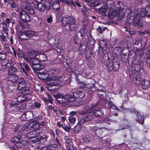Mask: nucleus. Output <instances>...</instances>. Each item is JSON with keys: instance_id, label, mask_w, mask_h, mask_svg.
<instances>
[{"instance_id": "obj_1", "label": "nucleus", "mask_w": 150, "mask_h": 150, "mask_svg": "<svg viewBox=\"0 0 150 150\" xmlns=\"http://www.w3.org/2000/svg\"><path fill=\"white\" fill-rule=\"evenodd\" d=\"M101 5V7L98 8L100 13L104 14L105 16L108 15L109 18L111 19L117 16V13L115 12V9L117 8L116 6L114 7V9L112 11L110 9H109L107 6H106L105 4L103 2L101 3L98 0H94L92 2L91 5L92 6H96Z\"/></svg>"}, {"instance_id": "obj_2", "label": "nucleus", "mask_w": 150, "mask_h": 150, "mask_svg": "<svg viewBox=\"0 0 150 150\" xmlns=\"http://www.w3.org/2000/svg\"><path fill=\"white\" fill-rule=\"evenodd\" d=\"M98 104V103H95V104H89L86 107L85 110H83L80 112V114H83L87 113H92V114L94 116L96 117L101 116L103 115V113L101 110H95L93 109Z\"/></svg>"}, {"instance_id": "obj_3", "label": "nucleus", "mask_w": 150, "mask_h": 150, "mask_svg": "<svg viewBox=\"0 0 150 150\" xmlns=\"http://www.w3.org/2000/svg\"><path fill=\"white\" fill-rule=\"evenodd\" d=\"M126 12L128 13V16L131 17V19L133 20V25L134 26L138 27L139 29H141L142 28V25L140 24L139 23V15L138 11H135L133 12L130 9H127Z\"/></svg>"}, {"instance_id": "obj_4", "label": "nucleus", "mask_w": 150, "mask_h": 150, "mask_svg": "<svg viewBox=\"0 0 150 150\" xmlns=\"http://www.w3.org/2000/svg\"><path fill=\"white\" fill-rule=\"evenodd\" d=\"M75 100L76 98L74 95L70 94H66L62 98H58L57 99V102L62 104L64 107L69 106V104Z\"/></svg>"}, {"instance_id": "obj_5", "label": "nucleus", "mask_w": 150, "mask_h": 150, "mask_svg": "<svg viewBox=\"0 0 150 150\" xmlns=\"http://www.w3.org/2000/svg\"><path fill=\"white\" fill-rule=\"evenodd\" d=\"M106 6H107L109 9H110L112 11V9H114V7L116 6L117 8L115 9V12L117 13V16L121 17L124 15V13L123 12L122 8L120 6H117L116 5H114V2L112 0H107L106 2H104Z\"/></svg>"}, {"instance_id": "obj_6", "label": "nucleus", "mask_w": 150, "mask_h": 150, "mask_svg": "<svg viewBox=\"0 0 150 150\" xmlns=\"http://www.w3.org/2000/svg\"><path fill=\"white\" fill-rule=\"evenodd\" d=\"M38 131H39V130L37 129L31 131L27 134L26 136L27 138L29 139V142L32 143H33L39 142L40 139L39 138L36 137L40 133V132Z\"/></svg>"}, {"instance_id": "obj_7", "label": "nucleus", "mask_w": 150, "mask_h": 150, "mask_svg": "<svg viewBox=\"0 0 150 150\" xmlns=\"http://www.w3.org/2000/svg\"><path fill=\"white\" fill-rule=\"evenodd\" d=\"M75 18L72 16H69L68 15H65L62 21V25L63 26H66L70 24H72L76 23Z\"/></svg>"}, {"instance_id": "obj_8", "label": "nucleus", "mask_w": 150, "mask_h": 150, "mask_svg": "<svg viewBox=\"0 0 150 150\" xmlns=\"http://www.w3.org/2000/svg\"><path fill=\"white\" fill-rule=\"evenodd\" d=\"M18 91V93H22V95L25 96V95H26L28 96V97H25V98H23L22 99H21V100H18L20 98H19V97L18 98H17V100L19 102L25 101L29 100L30 99L31 96L30 94L31 93V92L28 88H27L25 86L24 87V88H23L21 90Z\"/></svg>"}, {"instance_id": "obj_9", "label": "nucleus", "mask_w": 150, "mask_h": 150, "mask_svg": "<svg viewBox=\"0 0 150 150\" xmlns=\"http://www.w3.org/2000/svg\"><path fill=\"white\" fill-rule=\"evenodd\" d=\"M27 61L28 62L32 63L31 67L34 69H43L42 68H40V66L39 65L38 67L35 66L38 65L39 63V60L38 59L37 57L36 58V55L34 58H28Z\"/></svg>"}, {"instance_id": "obj_10", "label": "nucleus", "mask_w": 150, "mask_h": 150, "mask_svg": "<svg viewBox=\"0 0 150 150\" xmlns=\"http://www.w3.org/2000/svg\"><path fill=\"white\" fill-rule=\"evenodd\" d=\"M19 15L21 18L25 22H29L31 20L30 16L23 9L20 12Z\"/></svg>"}, {"instance_id": "obj_11", "label": "nucleus", "mask_w": 150, "mask_h": 150, "mask_svg": "<svg viewBox=\"0 0 150 150\" xmlns=\"http://www.w3.org/2000/svg\"><path fill=\"white\" fill-rule=\"evenodd\" d=\"M18 79L17 76L14 74H8V76L6 79L7 81L11 82V85H13L14 83H16Z\"/></svg>"}, {"instance_id": "obj_12", "label": "nucleus", "mask_w": 150, "mask_h": 150, "mask_svg": "<svg viewBox=\"0 0 150 150\" xmlns=\"http://www.w3.org/2000/svg\"><path fill=\"white\" fill-rule=\"evenodd\" d=\"M92 115H88L86 117L80 118L78 122L80 125H82L84 123L88 121H90L93 119Z\"/></svg>"}, {"instance_id": "obj_13", "label": "nucleus", "mask_w": 150, "mask_h": 150, "mask_svg": "<svg viewBox=\"0 0 150 150\" xmlns=\"http://www.w3.org/2000/svg\"><path fill=\"white\" fill-rule=\"evenodd\" d=\"M18 80V84L17 87V91H21L23 88L26 86V84L24 78H20Z\"/></svg>"}, {"instance_id": "obj_14", "label": "nucleus", "mask_w": 150, "mask_h": 150, "mask_svg": "<svg viewBox=\"0 0 150 150\" xmlns=\"http://www.w3.org/2000/svg\"><path fill=\"white\" fill-rule=\"evenodd\" d=\"M66 142V146L67 150H72L71 147L73 146V143L71 140L67 136H65L64 138Z\"/></svg>"}, {"instance_id": "obj_15", "label": "nucleus", "mask_w": 150, "mask_h": 150, "mask_svg": "<svg viewBox=\"0 0 150 150\" xmlns=\"http://www.w3.org/2000/svg\"><path fill=\"white\" fill-rule=\"evenodd\" d=\"M141 85L143 89H146L149 87L150 82L148 80L143 79L141 81Z\"/></svg>"}, {"instance_id": "obj_16", "label": "nucleus", "mask_w": 150, "mask_h": 150, "mask_svg": "<svg viewBox=\"0 0 150 150\" xmlns=\"http://www.w3.org/2000/svg\"><path fill=\"white\" fill-rule=\"evenodd\" d=\"M18 128L17 129L18 131H25L28 130V129L31 127V126H30L28 123H26L23 125L22 126L19 125L18 126Z\"/></svg>"}, {"instance_id": "obj_17", "label": "nucleus", "mask_w": 150, "mask_h": 150, "mask_svg": "<svg viewBox=\"0 0 150 150\" xmlns=\"http://www.w3.org/2000/svg\"><path fill=\"white\" fill-rule=\"evenodd\" d=\"M73 95L75 97H77L79 98H83L85 96V94L81 91H77L76 92L74 91L73 92Z\"/></svg>"}, {"instance_id": "obj_18", "label": "nucleus", "mask_w": 150, "mask_h": 150, "mask_svg": "<svg viewBox=\"0 0 150 150\" xmlns=\"http://www.w3.org/2000/svg\"><path fill=\"white\" fill-rule=\"evenodd\" d=\"M25 5H26L25 3L23 4V6L22 7V9H26L28 11V13L30 15H34L35 13V12L33 10L30 9V7L28 6V4H26L25 6H24Z\"/></svg>"}, {"instance_id": "obj_19", "label": "nucleus", "mask_w": 150, "mask_h": 150, "mask_svg": "<svg viewBox=\"0 0 150 150\" xmlns=\"http://www.w3.org/2000/svg\"><path fill=\"white\" fill-rule=\"evenodd\" d=\"M45 95L46 97H45L44 96H42V98L46 102L47 100L49 101V102L52 103V98L50 96L49 93L47 92H46L45 93Z\"/></svg>"}, {"instance_id": "obj_20", "label": "nucleus", "mask_w": 150, "mask_h": 150, "mask_svg": "<svg viewBox=\"0 0 150 150\" xmlns=\"http://www.w3.org/2000/svg\"><path fill=\"white\" fill-rule=\"evenodd\" d=\"M36 58L37 57L38 59L41 61H44L47 60L46 56L45 54H37L36 55Z\"/></svg>"}, {"instance_id": "obj_21", "label": "nucleus", "mask_w": 150, "mask_h": 150, "mask_svg": "<svg viewBox=\"0 0 150 150\" xmlns=\"http://www.w3.org/2000/svg\"><path fill=\"white\" fill-rule=\"evenodd\" d=\"M8 2L10 6L13 8H16L18 4V0H8Z\"/></svg>"}, {"instance_id": "obj_22", "label": "nucleus", "mask_w": 150, "mask_h": 150, "mask_svg": "<svg viewBox=\"0 0 150 150\" xmlns=\"http://www.w3.org/2000/svg\"><path fill=\"white\" fill-rule=\"evenodd\" d=\"M51 86L53 87L54 90H57L61 88V85L56 82L51 83Z\"/></svg>"}, {"instance_id": "obj_23", "label": "nucleus", "mask_w": 150, "mask_h": 150, "mask_svg": "<svg viewBox=\"0 0 150 150\" xmlns=\"http://www.w3.org/2000/svg\"><path fill=\"white\" fill-rule=\"evenodd\" d=\"M59 3V2H57L55 1H54V2L52 5V8L53 9L56 11H57L59 10L60 5Z\"/></svg>"}, {"instance_id": "obj_24", "label": "nucleus", "mask_w": 150, "mask_h": 150, "mask_svg": "<svg viewBox=\"0 0 150 150\" xmlns=\"http://www.w3.org/2000/svg\"><path fill=\"white\" fill-rule=\"evenodd\" d=\"M21 136L19 135L17 136L12 137L11 139V142H18L21 140Z\"/></svg>"}, {"instance_id": "obj_25", "label": "nucleus", "mask_w": 150, "mask_h": 150, "mask_svg": "<svg viewBox=\"0 0 150 150\" xmlns=\"http://www.w3.org/2000/svg\"><path fill=\"white\" fill-rule=\"evenodd\" d=\"M50 74H58L59 71V69L55 68H51L47 70Z\"/></svg>"}, {"instance_id": "obj_26", "label": "nucleus", "mask_w": 150, "mask_h": 150, "mask_svg": "<svg viewBox=\"0 0 150 150\" xmlns=\"http://www.w3.org/2000/svg\"><path fill=\"white\" fill-rule=\"evenodd\" d=\"M145 54L146 56V58H147V65L150 67V49H146Z\"/></svg>"}, {"instance_id": "obj_27", "label": "nucleus", "mask_w": 150, "mask_h": 150, "mask_svg": "<svg viewBox=\"0 0 150 150\" xmlns=\"http://www.w3.org/2000/svg\"><path fill=\"white\" fill-rule=\"evenodd\" d=\"M46 4L44 5L40 3L38 4L36 6V8L40 11H42L44 10Z\"/></svg>"}, {"instance_id": "obj_28", "label": "nucleus", "mask_w": 150, "mask_h": 150, "mask_svg": "<svg viewBox=\"0 0 150 150\" xmlns=\"http://www.w3.org/2000/svg\"><path fill=\"white\" fill-rule=\"evenodd\" d=\"M35 34V32H34L28 30L25 31L23 35H25V36L29 37L34 35Z\"/></svg>"}, {"instance_id": "obj_29", "label": "nucleus", "mask_w": 150, "mask_h": 150, "mask_svg": "<svg viewBox=\"0 0 150 150\" xmlns=\"http://www.w3.org/2000/svg\"><path fill=\"white\" fill-rule=\"evenodd\" d=\"M106 104L108 105V108H112V109L114 110H117L118 111L119 110V109L114 104L110 101H108Z\"/></svg>"}, {"instance_id": "obj_30", "label": "nucleus", "mask_w": 150, "mask_h": 150, "mask_svg": "<svg viewBox=\"0 0 150 150\" xmlns=\"http://www.w3.org/2000/svg\"><path fill=\"white\" fill-rule=\"evenodd\" d=\"M55 1L58 2H63L67 3V4H70L71 5L75 6L74 2L73 1H69L67 0H55Z\"/></svg>"}, {"instance_id": "obj_31", "label": "nucleus", "mask_w": 150, "mask_h": 150, "mask_svg": "<svg viewBox=\"0 0 150 150\" xmlns=\"http://www.w3.org/2000/svg\"><path fill=\"white\" fill-rule=\"evenodd\" d=\"M23 146V145L21 143H20L19 142L16 143L13 146V148L14 149H20Z\"/></svg>"}, {"instance_id": "obj_32", "label": "nucleus", "mask_w": 150, "mask_h": 150, "mask_svg": "<svg viewBox=\"0 0 150 150\" xmlns=\"http://www.w3.org/2000/svg\"><path fill=\"white\" fill-rule=\"evenodd\" d=\"M140 80L141 79L139 78H137V77H133V82L136 86H138L140 83Z\"/></svg>"}, {"instance_id": "obj_33", "label": "nucleus", "mask_w": 150, "mask_h": 150, "mask_svg": "<svg viewBox=\"0 0 150 150\" xmlns=\"http://www.w3.org/2000/svg\"><path fill=\"white\" fill-rule=\"evenodd\" d=\"M87 31V30L85 28H82L81 29V32L80 33H77L76 35V36L77 35H78L79 34V33L81 36H84L86 34Z\"/></svg>"}, {"instance_id": "obj_34", "label": "nucleus", "mask_w": 150, "mask_h": 150, "mask_svg": "<svg viewBox=\"0 0 150 150\" xmlns=\"http://www.w3.org/2000/svg\"><path fill=\"white\" fill-rule=\"evenodd\" d=\"M56 17L57 20L58 22L62 21L64 18L62 14L60 13H58L57 14Z\"/></svg>"}, {"instance_id": "obj_35", "label": "nucleus", "mask_w": 150, "mask_h": 150, "mask_svg": "<svg viewBox=\"0 0 150 150\" xmlns=\"http://www.w3.org/2000/svg\"><path fill=\"white\" fill-rule=\"evenodd\" d=\"M17 71V68L16 67H14L13 66H12L10 69L8 70V74H13V73H15L16 71Z\"/></svg>"}, {"instance_id": "obj_36", "label": "nucleus", "mask_w": 150, "mask_h": 150, "mask_svg": "<svg viewBox=\"0 0 150 150\" xmlns=\"http://www.w3.org/2000/svg\"><path fill=\"white\" fill-rule=\"evenodd\" d=\"M43 69H35L37 71V72L38 73V77H39V76L40 75L41 76H44L45 74V69H44L42 68Z\"/></svg>"}, {"instance_id": "obj_37", "label": "nucleus", "mask_w": 150, "mask_h": 150, "mask_svg": "<svg viewBox=\"0 0 150 150\" xmlns=\"http://www.w3.org/2000/svg\"><path fill=\"white\" fill-rule=\"evenodd\" d=\"M69 120L70 123L73 124L75 123L76 118L73 116L71 115L69 117Z\"/></svg>"}, {"instance_id": "obj_38", "label": "nucleus", "mask_w": 150, "mask_h": 150, "mask_svg": "<svg viewBox=\"0 0 150 150\" xmlns=\"http://www.w3.org/2000/svg\"><path fill=\"white\" fill-rule=\"evenodd\" d=\"M6 58V54L3 52H0V62L2 61Z\"/></svg>"}, {"instance_id": "obj_39", "label": "nucleus", "mask_w": 150, "mask_h": 150, "mask_svg": "<svg viewBox=\"0 0 150 150\" xmlns=\"http://www.w3.org/2000/svg\"><path fill=\"white\" fill-rule=\"evenodd\" d=\"M69 25V29L71 31H73L74 30L76 27V22L75 23L70 24Z\"/></svg>"}, {"instance_id": "obj_40", "label": "nucleus", "mask_w": 150, "mask_h": 150, "mask_svg": "<svg viewBox=\"0 0 150 150\" xmlns=\"http://www.w3.org/2000/svg\"><path fill=\"white\" fill-rule=\"evenodd\" d=\"M145 11H146L147 15L149 16H150V6H147L144 9Z\"/></svg>"}, {"instance_id": "obj_41", "label": "nucleus", "mask_w": 150, "mask_h": 150, "mask_svg": "<svg viewBox=\"0 0 150 150\" xmlns=\"http://www.w3.org/2000/svg\"><path fill=\"white\" fill-rule=\"evenodd\" d=\"M106 29V28L103 27H101L99 26L97 29L98 31L100 33H102L103 31Z\"/></svg>"}, {"instance_id": "obj_42", "label": "nucleus", "mask_w": 150, "mask_h": 150, "mask_svg": "<svg viewBox=\"0 0 150 150\" xmlns=\"http://www.w3.org/2000/svg\"><path fill=\"white\" fill-rule=\"evenodd\" d=\"M79 125H76V127H75L74 129V130L75 133H78V132L81 129V127L80 125V124Z\"/></svg>"}, {"instance_id": "obj_43", "label": "nucleus", "mask_w": 150, "mask_h": 150, "mask_svg": "<svg viewBox=\"0 0 150 150\" xmlns=\"http://www.w3.org/2000/svg\"><path fill=\"white\" fill-rule=\"evenodd\" d=\"M4 47L6 51L9 53L11 52V50L10 48L7 44L5 43L4 45Z\"/></svg>"}, {"instance_id": "obj_44", "label": "nucleus", "mask_w": 150, "mask_h": 150, "mask_svg": "<svg viewBox=\"0 0 150 150\" xmlns=\"http://www.w3.org/2000/svg\"><path fill=\"white\" fill-rule=\"evenodd\" d=\"M140 15L142 17H144L146 15H147L144 8H142L141 9L140 11Z\"/></svg>"}, {"instance_id": "obj_45", "label": "nucleus", "mask_w": 150, "mask_h": 150, "mask_svg": "<svg viewBox=\"0 0 150 150\" xmlns=\"http://www.w3.org/2000/svg\"><path fill=\"white\" fill-rule=\"evenodd\" d=\"M84 150H100L98 148H92L88 146H86L83 149Z\"/></svg>"}, {"instance_id": "obj_46", "label": "nucleus", "mask_w": 150, "mask_h": 150, "mask_svg": "<svg viewBox=\"0 0 150 150\" xmlns=\"http://www.w3.org/2000/svg\"><path fill=\"white\" fill-rule=\"evenodd\" d=\"M113 69L115 71H117L119 69V65L118 64H113Z\"/></svg>"}, {"instance_id": "obj_47", "label": "nucleus", "mask_w": 150, "mask_h": 150, "mask_svg": "<svg viewBox=\"0 0 150 150\" xmlns=\"http://www.w3.org/2000/svg\"><path fill=\"white\" fill-rule=\"evenodd\" d=\"M136 116L139 117L138 119V121L141 122L143 121V117L141 116L140 114L139 113L137 112V113Z\"/></svg>"}, {"instance_id": "obj_48", "label": "nucleus", "mask_w": 150, "mask_h": 150, "mask_svg": "<svg viewBox=\"0 0 150 150\" xmlns=\"http://www.w3.org/2000/svg\"><path fill=\"white\" fill-rule=\"evenodd\" d=\"M79 87L81 88H83L86 86V84L85 83L81 82H79Z\"/></svg>"}, {"instance_id": "obj_49", "label": "nucleus", "mask_w": 150, "mask_h": 150, "mask_svg": "<svg viewBox=\"0 0 150 150\" xmlns=\"http://www.w3.org/2000/svg\"><path fill=\"white\" fill-rule=\"evenodd\" d=\"M3 25L4 26L2 27L3 30L4 31H6L8 30L7 27L8 25H7L6 23L4 22L3 23Z\"/></svg>"}, {"instance_id": "obj_50", "label": "nucleus", "mask_w": 150, "mask_h": 150, "mask_svg": "<svg viewBox=\"0 0 150 150\" xmlns=\"http://www.w3.org/2000/svg\"><path fill=\"white\" fill-rule=\"evenodd\" d=\"M23 66L25 68V69L28 71H29L30 70V68H29L28 65L26 63L24 62L23 64Z\"/></svg>"}, {"instance_id": "obj_51", "label": "nucleus", "mask_w": 150, "mask_h": 150, "mask_svg": "<svg viewBox=\"0 0 150 150\" xmlns=\"http://www.w3.org/2000/svg\"><path fill=\"white\" fill-rule=\"evenodd\" d=\"M46 147L47 150H53V146L52 145L45 146Z\"/></svg>"}, {"instance_id": "obj_52", "label": "nucleus", "mask_w": 150, "mask_h": 150, "mask_svg": "<svg viewBox=\"0 0 150 150\" xmlns=\"http://www.w3.org/2000/svg\"><path fill=\"white\" fill-rule=\"evenodd\" d=\"M62 127L63 129L67 131H68L70 130V127H68L67 126H66L65 125H63Z\"/></svg>"}, {"instance_id": "obj_53", "label": "nucleus", "mask_w": 150, "mask_h": 150, "mask_svg": "<svg viewBox=\"0 0 150 150\" xmlns=\"http://www.w3.org/2000/svg\"><path fill=\"white\" fill-rule=\"evenodd\" d=\"M19 52H18L17 54H18V57L19 58H22V53H21L22 52V51L21 50L19 49Z\"/></svg>"}, {"instance_id": "obj_54", "label": "nucleus", "mask_w": 150, "mask_h": 150, "mask_svg": "<svg viewBox=\"0 0 150 150\" xmlns=\"http://www.w3.org/2000/svg\"><path fill=\"white\" fill-rule=\"evenodd\" d=\"M144 97L146 99L150 100V96L147 93L144 94Z\"/></svg>"}, {"instance_id": "obj_55", "label": "nucleus", "mask_w": 150, "mask_h": 150, "mask_svg": "<svg viewBox=\"0 0 150 150\" xmlns=\"http://www.w3.org/2000/svg\"><path fill=\"white\" fill-rule=\"evenodd\" d=\"M94 131H95L96 132H97L98 131H100L101 129V128H99L98 127H94Z\"/></svg>"}, {"instance_id": "obj_56", "label": "nucleus", "mask_w": 150, "mask_h": 150, "mask_svg": "<svg viewBox=\"0 0 150 150\" xmlns=\"http://www.w3.org/2000/svg\"><path fill=\"white\" fill-rule=\"evenodd\" d=\"M74 4L75 5V6H77L78 7H81V4L78 1H75V2H74Z\"/></svg>"}, {"instance_id": "obj_57", "label": "nucleus", "mask_w": 150, "mask_h": 150, "mask_svg": "<svg viewBox=\"0 0 150 150\" xmlns=\"http://www.w3.org/2000/svg\"><path fill=\"white\" fill-rule=\"evenodd\" d=\"M107 68L109 71H111L113 69V67L111 65H108L107 66Z\"/></svg>"}, {"instance_id": "obj_58", "label": "nucleus", "mask_w": 150, "mask_h": 150, "mask_svg": "<svg viewBox=\"0 0 150 150\" xmlns=\"http://www.w3.org/2000/svg\"><path fill=\"white\" fill-rule=\"evenodd\" d=\"M135 3L137 5H139L142 3V1L141 0H135Z\"/></svg>"}, {"instance_id": "obj_59", "label": "nucleus", "mask_w": 150, "mask_h": 150, "mask_svg": "<svg viewBox=\"0 0 150 150\" xmlns=\"http://www.w3.org/2000/svg\"><path fill=\"white\" fill-rule=\"evenodd\" d=\"M47 22L49 23L52 22V17L51 16L48 17L47 18Z\"/></svg>"}, {"instance_id": "obj_60", "label": "nucleus", "mask_w": 150, "mask_h": 150, "mask_svg": "<svg viewBox=\"0 0 150 150\" xmlns=\"http://www.w3.org/2000/svg\"><path fill=\"white\" fill-rule=\"evenodd\" d=\"M34 105L35 106L38 108H40V104L38 102H35L34 103Z\"/></svg>"}, {"instance_id": "obj_61", "label": "nucleus", "mask_w": 150, "mask_h": 150, "mask_svg": "<svg viewBox=\"0 0 150 150\" xmlns=\"http://www.w3.org/2000/svg\"><path fill=\"white\" fill-rule=\"evenodd\" d=\"M41 139H42L44 141H45L47 139V137L46 135H43L41 137Z\"/></svg>"}, {"instance_id": "obj_62", "label": "nucleus", "mask_w": 150, "mask_h": 150, "mask_svg": "<svg viewBox=\"0 0 150 150\" xmlns=\"http://www.w3.org/2000/svg\"><path fill=\"white\" fill-rule=\"evenodd\" d=\"M83 140L86 142H89V138L87 137H84L83 138Z\"/></svg>"}, {"instance_id": "obj_63", "label": "nucleus", "mask_w": 150, "mask_h": 150, "mask_svg": "<svg viewBox=\"0 0 150 150\" xmlns=\"http://www.w3.org/2000/svg\"><path fill=\"white\" fill-rule=\"evenodd\" d=\"M146 33L147 34H148L149 33V32L147 31H145V32L140 31H138V33H139V34L140 35H144L145 34V33Z\"/></svg>"}, {"instance_id": "obj_64", "label": "nucleus", "mask_w": 150, "mask_h": 150, "mask_svg": "<svg viewBox=\"0 0 150 150\" xmlns=\"http://www.w3.org/2000/svg\"><path fill=\"white\" fill-rule=\"evenodd\" d=\"M77 114V112L76 111H73L71 112V115H76Z\"/></svg>"}]
</instances>
